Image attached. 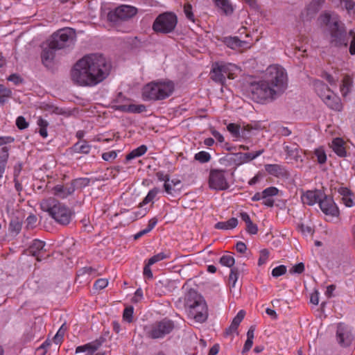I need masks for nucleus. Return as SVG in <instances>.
Masks as SVG:
<instances>
[{
  "label": "nucleus",
  "instance_id": "nucleus-12",
  "mask_svg": "<svg viewBox=\"0 0 355 355\" xmlns=\"http://www.w3.org/2000/svg\"><path fill=\"white\" fill-rule=\"evenodd\" d=\"M318 205L321 211L326 216L336 217L339 215L338 208L334 202L333 198L327 196L324 193H322V198H321L318 202Z\"/></svg>",
  "mask_w": 355,
  "mask_h": 355
},
{
  "label": "nucleus",
  "instance_id": "nucleus-43",
  "mask_svg": "<svg viewBox=\"0 0 355 355\" xmlns=\"http://www.w3.org/2000/svg\"><path fill=\"white\" fill-rule=\"evenodd\" d=\"M194 159L199 162L204 164L209 162L211 159V155L206 151H200L196 153L194 156Z\"/></svg>",
  "mask_w": 355,
  "mask_h": 355
},
{
  "label": "nucleus",
  "instance_id": "nucleus-29",
  "mask_svg": "<svg viewBox=\"0 0 355 355\" xmlns=\"http://www.w3.org/2000/svg\"><path fill=\"white\" fill-rule=\"evenodd\" d=\"M352 83V79L349 76L346 75L344 76L340 86V90L343 97L347 96V95L351 92Z\"/></svg>",
  "mask_w": 355,
  "mask_h": 355
},
{
  "label": "nucleus",
  "instance_id": "nucleus-64",
  "mask_svg": "<svg viewBox=\"0 0 355 355\" xmlns=\"http://www.w3.org/2000/svg\"><path fill=\"white\" fill-rule=\"evenodd\" d=\"M143 298V291L141 288H139L136 290L135 293V295L132 299L133 302H138Z\"/></svg>",
  "mask_w": 355,
  "mask_h": 355
},
{
  "label": "nucleus",
  "instance_id": "nucleus-22",
  "mask_svg": "<svg viewBox=\"0 0 355 355\" xmlns=\"http://www.w3.org/2000/svg\"><path fill=\"white\" fill-rule=\"evenodd\" d=\"M215 6L225 15H230L234 8L230 0H212Z\"/></svg>",
  "mask_w": 355,
  "mask_h": 355
},
{
  "label": "nucleus",
  "instance_id": "nucleus-3",
  "mask_svg": "<svg viewBox=\"0 0 355 355\" xmlns=\"http://www.w3.org/2000/svg\"><path fill=\"white\" fill-rule=\"evenodd\" d=\"M185 305L188 308L189 315L198 322H204L208 318V309L203 297L193 289L186 295Z\"/></svg>",
  "mask_w": 355,
  "mask_h": 355
},
{
  "label": "nucleus",
  "instance_id": "nucleus-10",
  "mask_svg": "<svg viewBox=\"0 0 355 355\" xmlns=\"http://www.w3.org/2000/svg\"><path fill=\"white\" fill-rule=\"evenodd\" d=\"M225 170L211 169L209 176V187L216 191L227 190L230 185L225 178Z\"/></svg>",
  "mask_w": 355,
  "mask_h": 355
},
{
  "label": "nucleus",
  "instance_id": "nucleus-7",
  "mask_svg": "<svg viewBox=\"0 0 355 355\" xmlns=\"http://www.w3.org/2000/svg\"><path fill=\"white\" fill-rule=\"evenodd\" d=\"M329 34V44L334 47H346L349 42V37L346 27L339 19H334L333 24L327 30Z\"/></svg>",
  "mask_w": 355,
  "mask_h": 355
},
{
  "label": "nucleus",
  "instance_id": "nucleus-38",
  "mask_svg": "<svg viewBox=\"0 0 355 355\" xmlns=\"http://www.w3.org/2000/svg\"><path fill=\"white\" fill-rule=\"evenodd\" d=\"M219 262L223 266L233 268L235 259L232 255L225 254L220 258Z\"/></svg>",
  "mask_w": 355,
  "mask_h": 355
},
{
  "label": "nucleus",
  "instance_id": "nucleus-23",
  "mask_svg": "<svg viewBox=\"0 0 355 355\" xmlns=\"http://www.w3.org/2000/svg\"><path fill=\"white\" fill-rule=\"evenodd\" d=\"M344 144V141L340 137L334 139L331 142V148L333 149L334 152L340 157H344L347 155Z\"/></svg>",
  "mask_w": 355,
  "mask_h": 355
},
{
  "label": "nucleus",
  "instance_id": "nucleus-61",
  "mask_svg": "<svg viewBox=\"0 0 355 355\" xmlns=\"http://www.w3.org/2000/svg\"><path fill=\"white\" fill-rule=\"evenodd\" d=\"M304 270V264L303 263H299L295 264L293 268L291 269L290 272L291 273H297L301 274Z\"/></svg>",
  "mask_w": 355,
  "mask_h": 355
},
{
  "label": "nucleus",
  "instance_id": "nucleus-28",
  "mask_svg": "<svg viewBox=\"0 0 355 355\" xmlns=\"http://www.w3.org/2000/svg\"><path fill=\"white\" fill-rule=\"evenodd\" d=\"M92 146L85 140L76 142L72 146L74 153L87 155L89 153Z\"/></svg>",
  "mask_w": 355,
  "mask_h": 355
},
{
  "label": "nucleus",
  "instance_id": "nucleus-16",
  "mask_svg": "<svg viewBox=\"0 0 355 355\" xmlns=\"http://www.w3.org/2000/svg\"><path fill=\"white\" fill-rule=\"evenodd\" d=\"M53 194L58 198L64 199L74 193V187L70 183L57 184L53 188Z\"/></svg>",
  "mask_w": 355,
  "mask_h": 355
},
{
  "label": "nucleus",
  "instance_id": "nucleus-15",
  "mask_svg": "<svg viewBox=\"0 0 355 355\" xmlns=\"http://www.w3.org/2000/svg\"><path fill=\"white\" fill-rule=\"evenodd\" d=\"M44 247L45 242L35 239L29 246L28 252L32 256L35 257L37 261H41L43 259L42 254L44 253Z\"/></svg>",
  "mask_w": 355,
  "mask_h": 355
},
{
  "label": "nucleus",
  "instance_id": "nucleus-49",
  "mask_svg": "<svg viewBox=\"0 0 355 355\" xmlns=\"http://www.w3.org/2000/svg\"><path fill=\"white\" fill-rule=\"evenodd\" d=\"M237 153H230L227 154L225 157H223L221 160L223 162H226L229 163L230 164H234L235 166L237 165Z\"/></svg>",
  "mask_w": 355,
  "mask_h": 355
},
{
  "label": "nucleus",
  "instance_id": "nucleus-55",
  "mask_svg": "<svg viewBox=\"0 0 355 355\" xmlns=\"http://www.w3.org/2000/svg\"><path fill=\"white\" fill-rule=\"evenodd\" d=\"M21 229V225L18 221L11 220L9 225V230L10 232L18 234Z\"/></svg>",
  "mask_w": 355,
  "mask_h": 355
},
{
  "label": "nucleus",
  "instance_id": "nucleus-56",
  "mask_svg": "<svg viewBox=\"0 0 355 355\" xmlns=\"http://www.w3.org/2000/svg\"><path fill=\"white\" fill-rule=\"evenodd\" d=\"M245 314V312L243 310L239 311L232 320V322L234 324V325L236 324L237 327H239L241 321L243 320Z\"/></svg>",
  "mask_w": 355,
  "mask_h": 355
},
{
  "label": "nucleus",
  "instance_id": "nucleus-39",
  "mask_svg": "<svg viewBox=\"0 0 355 355\" xmlns=\"http://www.w3.org/2000/svg\"><path fill=\"white\" fill-rule=\"evenodd\" d=\"M96 273V269L92 267H83L80 268L77 272L78 277L81 276L88 275L87 279H88L91 276H95Z\"/></svg>",
  "mask_w": 355,
  "mask_h": 355
},
{
  "label": "nucleus",
  "instance_id": "nucleus-27",
  "mask_svg": "<svg viewBox=\"0 0 355 355\" xmlns=\"http://www.w3.org/2000/svg\"><path fill=\"white\" fill-rule=\"evenodd\" d=\"M238 225L236 218H231L227 221H220L215 224L214 227L216 230H228L235 228Z\"/></svg>",
  "mask_w": 355,
  "mask_h": 355
},
{
  "label": "nucleus",
  "instance_id": "nucleus-18",
  "mask_svg": "<svg viewBox=\"0 0 355 355\" xmlns=\"http://www.w3.org/2000/svg\"><path fill=\"white\" fill-rule=\"evenodd\" d=\"M284 150L286 153L287 157L290 159H293L296 162H302L303 158L302 156V150L296 144L291 146H284Z\"/></svg>",
  "mask_w": 355,
  "mask_h": 355
},
{
  "label": "nucleus",
  "instance_id": "nucleus-5",
  "mask_svg": "<svg viewBox=\"0 0 355 355\" xmlns=\"http://www.w3.org/2000/svg\"><path fill=\"white\" fill-rule=\"evenodd\" d=\"M173 91L172 81L152 82L144 86L142 95L145 100L159 101L170 96Z\"/></svg>",
  "mask_w": 355,
  "mask_h": 355
},
{
  "label": "nucleus",
  "instance_id": "nucleus-6",
  "mask_svg": "<svg viewBox=\"0 0 355 355\" xmlns=\"http://www.w3.org/2000/svg\"><path fill=\"white\" fill-rule=\"evenodd\" d=\"M76 40L74 29L69 27L59 29L49 38V41L53 48L58 50L72 47Z\"/></svg>",
  "mask_w": 355,
  "mask_h": 355
},
{
  "label": "nucleus",
  "instance_id": "nucleus-24",
  "mask_svg": "<svg viewBox=\"0 0 355 355\" xmlns=\"http://www.w3.org/2000/svg\"><path fill=\"white\" fill-rule=\"evenodd\" d=\"M211 78L216 83L223 85L225 83L226 78L222 72L221 68L218 66V62H216L212 65L211 71Z\"/></svg>",
  "mask_w": 355,
  "mask_h": 355
},
{
  "label": "nucleus",
  "instance_id": "nucleus-37",
  "mask_svg": "<svg viewBox=\"0 0 355 355\" xmlns=\"http://www.w3.org/2000/svg\"><path fill=\"white\" fill-rule=\"evenodd\" d=\"M169 257H170L169 252L166 253L164 252H161L159 253H157V254L153 255L152 257H150L148 260V262L149 263V265H153L160 261H162L164 259L169 258Z\"/></svg>",
  "mask_w": 355,
  "mask_h": 355
},
{
  "label": "nucleus",
  "instance_id": "nucleus-11",
  "mask_svg": "<svg viewBox=\"0 0 355 355\" xmlns=\"http://www.w3.org/2000/svg\"><path fill=\"white\" fill-rule=\"evenodd\" d=\"M137 14V9L130 6L122 5L109 12L107 19L110 21L119 23L125 21Z\"/></svg>",
  "mask_w": 355,
  "mask_h": 355
},
{
  "label": "nucleus",
  "instance_id": "nucleus-44",
  "mask_svg": "<svg viewBox=\"0 0 355 355\" xmlns=\"http://www.w3.org/2000/svg\"><path fill=\"white\" fill-rule=\"evenodd\" d=\"M134 308L132 306L126 307L123 310V319L124 321L130 323L133 320Z\"/></svg>",
  "mask_w": 355,
  "mask_h": 355
},
{
  "label": "nucleus",
  "instance_id": "nucleus-50",
  "mask_svg": "<svg viewBox=\"0 0 355 355\" xmlns=\"http://www.w3.org/2000/svg\"><path fill=\"white\" fill-rule=\"evenodd\" d=\"M286 272V267L284 265H280L275 267L272 270V275L275 277H278L284 275Z\"/></svg>",
  "mask_w": 355,
  "mask_h": 355
},
{
  "label": "nucleus",
  "instance_id": "nucleus-47",
  "mask_svg": "<svg viewBox=\"0 0 355 355\" xmlns=\"http://www.w3.org/2000/svg\"><path fill=\"white\" fill-rule=\"evenodd\" d=\"M184 12L188 20L195 22V17L192 10V6L190 3H186L184 6Z\"/></svg>",
  "mask_w": 355,
  "mask_h": 355
},
{
  "label": "nucleus",
  "instance_id": "nucleus-2",
  "mask_svg": "<svg viewBox=\"0 0 355 355\" xmlns=\"http://www.w3.org/2000/svg\"><path fill=\"white\" fill-rule=\"evenodd\" d=\"M288 87L287 73L281 66L268 67L263 80L251 83L250 96L259 103L272 101L282 94Z\"/></svg>",
  "mask_w": 355,
  "mask_h": 355
},
{
  "label": "nucleus",
  "instance_id": "nucleus-19",
  "mask_svg": "<svg viewBox=\"0 0 355 355\" xmlns=\"http://www.w3.org/2000/svg\"><path fill=\"white\" fill-rule=\"evenodd\" d=\"M323 102L333 110L340 112L343 110V104L340 98L333 92H331V94L325 96Z\"/></svg>",
  "mask_w": 355,
  "mask_h": 355
},
{
  "label": "nucleus",
  "instance_id": "nucleus-14",
  "mask_svg": "<svg viewBox=\"0 0 355 355\" xmlns=\"http://www.w3.org/2000/svg\"><path fill=\"white\" fill-rule=\"evenodd\" d=\"M322 193L323 192L321 190L318 189L306 191L301 196L302 202L304 205L312 206L317 202L318 203L320 199L322 198Z\"/></svg>",
  "mask_w": 355,
  "mask_h": 355
},
{
  "label": "nucleus",
  "instance_id": "nucleus-21",
  "mask_svg": "<svg viewBox=\"0 0 355 355\" xmlns=\"http://www.w3.org/2000/svg\"><path fill=\"white\" fill-rule=\"evenodd\" d=\"M263 150H259L254 153H237V165L240 166L244 163H248L257 157L260 156L263 153Z\"/></svg>",
  "mask_w": 355,
  "mask_h": 355
},
{
  "label": "nucleus",
  "instance_id": "nucleus-31",
  "mask_svg": "<svg viewBox=\"0 0 355 355\" xmlns=\"http://www.w3.org/2000/svg\"><path fill=\"white\" fill-rule=\"evenodd\" d=\"M147 151V147L145 145H141L138 148L132 150L130 153L126 155V160L130 161L136 157H139L144 155Z\"/></svg>",
  "mask_w": 355,
  "mask_h": 355
},
{
  "label": "nucleus",
  "instance_id": "nucleus-4",
  "mask_svg": "<svg viewBox=\"0 0 355 355\" xmlns=\"http://www.w3.org/2000/svg\"><path fill=\"white\" fill-rule=\"evenodd\" d=\"M43 211L49 214L59 224L68 225L72 217L71 210L53 198L43 200L40 204Z\"/></svg>",
  "mask_w": 355,
  "mask_h": 355
},
{
  "label": "nucleus",
  "instance_id": "nucleus-58",
  "mask_svg": "<svg viewBox=\"0 0 355 355\" xmlns=\"http://www.w3.org/2000/svg\"><path fill=\"white\" fill-rule=\"evenodd\" d=\"M117 156V153L114 150L103 153L102 154V158L103 160L110 162L114 160Z\"/></svg>",
  "mask_w": 355,
  "mask_h": 355
},
{
  "label": "nucleus",
  "instance_id": "nucleus-20",
  "mask_svg": "<svg viewBox=\"0 0 355 355\" xmlns=\"http://www.w3.org/2000/svg\"><path fill=\"white\" fill-rule=\"evenodd\" d=\"M56 50L58 49L53 48L51 42L49 41L48 46L44 48L41 53L42 61L45 66H48L53 62L55 56Z\"/></svg>",
  "mask_w": 355,
  "mask_h": 355
},
{
  "label": "nucleus",
  "instance_id": "nucleus-32",
  "mask_svg": "<svg viewBox=\"0 0 355 355\" xmlns=\"http://www.w3.org/2000/svg\"><path fill=\"white\" fill-rule=\"evenodd\" d=\"M90 183V179L87 178H80L72 180L70 184L74 187V191L76 189H82L87 187Z\"/></svg>",
  "mask_w": 355,
  "mask_h": 355
},
{
  "label": "nucleus",
  "instance_id": "nucleus-51",
  "mask_svg": "<svg viewBox=\"0 0 355 355\" xmlns=\"http://www.w3.org/2000/svg\"><path fill=\"white\" fill-rule=\"evenodd\" d=\"M146 110L144 105L130 104V113H141Z\"/></svg>",
  "mask_w": 355,
  "mask_h": 355
},
{
  "label": "nucleus",
  "instance_id": "nucleus-63",
  "mask_svg": "<svg viewBox=\"0 0 355 355\" xmlns=\"http://www.w3.org/2000/svg\"><path fill=\"white\" fill-rule=\"evenodd\" d=\"M246 231L250 234H257L258 232V227L256 224L252 222L246 225Z\"/></svg>",
  "mask_w": 355,
  "mask_h": 355
},
{
  "label": "nucleus",
  "instance_id": "nucleus-25",
  "mask_svg": "<svg viewBox=\"0 0 355 355\" xmlns=\"http://www.w3.org/2000/svg\"><path fill=\"white\" fill-rule=\"evenodd\" d=\"M99 343H89L76 348V353H86V355H92L99 347Z\"/></svg>",
  "mask_w": 355,
  "mask_h": 355
},
{
  "label": "nucleus",
  "instance_id": "nucleus-42",
  "mask_svg": "<svg viewBox=\"0 0 355 355\" xmlns=\"http://www.w3.org/2000/svg\"><path fill=\"white\" fill-rule=\"evenodd\" d=\"M227 130L231 133L233 137L239 138L241 135V126L238 124L230 123L227 126Z\"/></svg>",
  "mask_w": 355,
  "mask_h": 355
},
{
  "label": "nucleus",
  "instance_id": "nucleus-62",
  "mask_svg": "<svg viewBox=\"0 0 355 355\" xmlns=\"http://www.w3.org/2000/svg\"><path fill=\"white\" fill-rule=\"evenodd\" d=\"M12 90L9 88L6 87L3 85L0 84V95L3 97H11Z\"/></svg>",
  "mask_w": 355,
  "mask_h": 355
},
{
  "label": "nucleus",
  "instance_id": "nucleus-52",
  "mask_svg": "<svg viewBox=\"0 0 355 355\" xmlns=\"http://www.w3.org/2000/svg\"><path fill=\"white\" fill-rule=\"evenodd\" d=\"M10 148L3 146L0 150V162H8L9 158Z\"/></svg>",
  "mask_w": 355,
  "mask_h": 355
},
{
  "label": "nucleus",
  "instance_id": "nucleus-41",
  "mask_svg": "<svg viewBox=\"0 0 355 355\" xmlns=\"http://www.w3.org/2000/svg\"><path fill=\"white\" fill-rule=\"evenodd\" d=\"M325 0H312L308 6V10L316 13L320 10Z\"/></svg>",
  "mask_w": 355,
  "mask_h": 355
},
{
  "label": "nucleus",
  "instance_id": "nucleus-26",
  "mask_svg": "<svg viewBox=\"0 0 355 355\" xmlns=\"http://www.w3.org/2000/svg\"><path fill=\"white\" fill-rule=\"evenodd\" d=\"M314 87L316 93L322 101L325 98V96L331 94L332 92L325 83L319 80L314 82Z\"/></svg>",
  "mask_w": 355,
  "mask_h": 355
},
{
  "label": "nucleus",
  "instance_id": "nucleus-36",
  "mask_svg": "<svg viewBox=\"0 0 355 355\" xmlns=\"http://www.w3.org/2000/svg\"><path fill=\"white\" fill-rule=\"evenodd\" d=\"M239 275V270L237 267H233L231 268L230 274L229 276V284L230 289L235 287L236 283L238 280Z\"/></svg>",
  "mask_w": 355,
  "mask_h": 355
},
{
  "label": "nucleus",
  "instance_id": "nucleus-13",
  "mask_svg": "<svg viewBox=\"0 0 355 355\" xmlns=\"http://www.w3.org/2000/svg\"><path fill=\"white\" fill-rule=\"evenodd\" d=\"M352 334L349 327L343 323H339L336 330V340L343 347H348L352 343Z\"/></svg>",
  "mask_w": 355,
  "mask_h": 355
},
{
  "label": "nucleus",
  "instance_id": "nucleus-45",
  "mask_svg": "<svg viewBox=\"0 0 355 355\" xmlns=\"http://www.w3.org/2000/svg\"><path fill=\"white\" fill-rule=\"evenodd\" d=\"M262 193H263V198H272L273 196L278 195L279 189L275 187H270L265 189L262 191Z\"/></svg>",
  "mask_w": 355,
  "mask_h": 355
},
{
  "label": "nucleus",
  "instance_id": "nucleus-35",
  "mask_svg": "<svg viewBox=\"0 0 355 355\" xmlns=\"http://www.w3.org/2000/svg\"><path fill=\"white\" fill-rule=\"evenodd\" d=\"M320 19L322 23L327 27V30L329 29V26L333 24L334 19H338L337 16L332 17L331 14L329 12H325L320 15Z\"/></svg>",
  "mask_w": 355,
  "mask_h": 355
},
{
  "label": "nucleus",
  "instance_id": "nucleus-33",
  "mask_svg": "<svg viewBox=\"0 0 355 355\" xmlns=\"http://www.w3.org/2000/svg\"><path fill=\"white\" fill-rule=\"evenodd\" d=\"M159 192V189L157 187H155L152 189H150L146 196L144 198L141 202H140L139 206L142 207L144 205H146L148 204L150 202H153V200L155 198L158 193Z\"/></svg>",
  "mask_w": 355,
  "mask_h": 355
},
{
  "label": "nucleus",
  "instance_id": "nucleus-40",
  "mask_svg": "<svg viewBox=\"0 0 355 355\" xmlns=\"http://www.w3.org/2000/svg\"><path fill=\"white\" fill-rule=\"evenodd\" d=\"M225 43L228 47L234 49L242 47L243 42L240 40L238 37H234L227 38Z\"/></svg>",
  "mask_w": 355,
  "mask_h": 355
},
{
  "label": "nucleus",
  "instance_id": "nucleus-34",
  "mask_svg": "<svg viewBox=\"0 0 355 355\" xmlns=\"http://www.w3.org/2000/svg\"><path fill=\"white\" fill-rule=\"evenodd\" d=\"M37 124L40 128L39 133L40 136H42L43 138L47 137V127L49 125V122L46 120L42 119V117H39L37 121Z\"/></svg>",
  "mask_w": 355,
  "mask_h": 355
},
{
  "label": "nucleus",
  "instance_id": "nucleus-59",
  "mask_svg": "<svg viewBox=\"0 0 355 355\" xmlns=\"http://www.w3.org/2000/svg\"><path fill=\"white\" fill-rule=\"evenodd\" d=\"M341 4L349 13L355 8V2L353 0H343Z\"/></svg>",
  "mask_w": 355,
  "mask_h": 355
},
{
  "label": "nucleus",
  "instance_id": "nucleus-1",
  "mask_svg": "<svg viewBox=\"0 0 355 355\" xmlns=\"http://www.w3.org/2000/svg\"><path fill=\"white\" fill-rule=\"evenodd\" d=\"M112 65L101 54L93 53L84 56L73 67L71 80L79 86L94 87L109 76Z\"/></svg>",
  "mask_w": 355,
  "mask_h": 355
},
{
  "label": "nucleus",
  "instance_id": "nucleus-60",
  "mask_svg": "<svg viewBox=\"0 0 355 355\" xmlns=\"http://www.w3.org/2000/svg\"><path fill=\"white\" fill-rule=\"evenodd\" d=\"M218 66L222 69V72L225 75V76H229V71L232 70L231 68L234 67V65L230 63L225 64V63H219Z\"/></svg>",
  "mask_w": 355,
  "mask_h": 355
},
{
  "label": "nucleus",
  "instance_id": "nucleus-54",
  "mask_svg": "<svg viewBox=\"0 0 355 355\" xmlns=\"http://www.w3.org/2000/svg\"><path fill=\"white\" fill-rule=\"evenodd\" d=\"M7 80L8 81L12 82L15 85H18L24 82V79L17 73H12L10 75Z\"/></svg>",
  "mask_w": 355,
  "mask_h": 355
},
{
  "label": "nucleus",
  "instance_id": "nucleus-48",
  "mask_svg": "<svg viewBox=\"0 0 355 355\" xmlns=\"http://www.w3.org/2000/svg\"><path fill=\"white\" fill-rule=\"evenodd\" d=\"M269 257V251L267 249H263L260 251V256L258 260V265L262 266L265 264Z\"/></svg>",
  "mask_w": 355,
  "mask_h": 355
},
{
  "label": "nucleus",
  "instance_id": "nucleus-30",
  "mask_svg": "<svg viewBox=\"0 0 355 355\" xmlns=\"http://www.w3.org/2000/svg\"><path fill=\"white\" fill-rule=\"evenodd\" d=\"M156 176L159 181H164V188L165 191L168 194H173V189L171 188V185L169 183L170 181V177L168 174H164L162 171H158L156 173Z\"/></svg>",
  "mask_w": 355,
  "mask_h": 355
},
{
  "label": "nucleus",
  "instance_id": "nucleus-57",
  "mask_svg": "<svg viewBox=\"0 0 355 355\" xmlns=\"http://www.w3.org/2000/svg\"><path fill=\"white\" fill-rule=\"evenodd\" d=\"M108 284V281L106 279H98L94 284L95 289L102 290L105 288Z\"/></svg>",
  "mask_w": 355,
  "mask_h": 355
},
{
  "label": "nucleus",
  "instance_id": "nucleus-53",
  "mask_svg": "<svg viewBox=\"0 0 355 355\" xmlns=\"http://www.w3.org/2000/svg\"><path fill=\"white\" fill-rule=\"evenodd\" d=\"M16 125L19 130H24L28 127V123L24 116H19L16 119Z\"/></svg>",
  "mask_w": 355,
  "mask_h": 355
},
{
  "label": "nucleus",
  "instance_id": "nucleus-46",
  "mask_svg": "<svg viewBox=\"0 0 355 355\" xmlns=\"http://www.w3.org/2000/svg\"><path fill=\"white\" fill-rule=\"evenodd\" d=\"M315 155L317 157L319 164H324L327 161V155L324 150L322 148L315 149Z\"/></svg>",
  "mask_w": 355,
  "mask_h": 355
},
{
  "label": "nucleus",
  "instance_id": "nucleus-8",
  "mask_svg": "<svg viewBox=\"0 0 355 355\" xmlns=\"http://www.w3.org/2000/svg\"><path fill=\"white\" fill-rule=\"evenodd\" d=\"M174 327V322L172 320L164 318L145 327L144 332L147 338L160 339L169 334Z\"/></svg>",
  "mask_w": 355,
  "mask_h": 355
},
{
  "label": "nucleus",
  "instance_id": "nucleus-9",
  "mask_svg": "<svg viewBox=\"0 0 355 355\" xmlns=\"http://www.w3.org/2000/svg\"><path fill=\"white\" fill-rule=\"evenodd\" d=\"M178 24L177 16L170 12L159 15L153 24V29L156 33L168 34L172 33Z\"/></svg>",
  "mask_w": 355,
  "mask_h": 355
},
{
  "label": "nucleus",
  "instance_id": "nucleus-17",
  "mask_svg": "<svg viewBox=\"0 0 355 355\" xmlns=\"http://www.w3.org/2000/svg\"><path fill=\"white\" fill-rule=\"evenodd\" d=\"M264 167L268 174L276 178H287L289 175L286 168L280 164H266Z\"/></svg>",
  "mask_w": 355,
  "mask_h": 355
}]
</instances>
